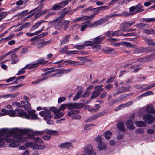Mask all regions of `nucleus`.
Wrapping results in <instances>:
<instances>
[{
	"label": "nucleus",
	"instance_id": "f257e3e1",
	"mask_svg": "<svg viewBox=\"0 0 155 155\" xmlns=\"http://www.w3.org/2000/svg\"><path fill=\"white\" fill-rule=\"evenodd\" d=\"M13 129L10 130L7 129L8 132H6L5 137V141L8 143H11L9 145L12 147H15L18 146V142H25L28 140V138L30 139L34 140L35 137L34 134H29L27 137H24L23 134L19 132H12L11 131Z\"/></svg>",
	"mask_w": 155,
	"mask_h": 155
},
{
	"label": "nucleus",
	"instance_id": "f03ea898",
	"mask_svg": "<svg viewBox=\"0 0 155 155\" xmlns=\"http://www.w3.org/2000/svg\"><path fill=\"white\" fill-rule=\"evenodd\" d=\"M58 19H56L50 22L49 25L54 26V28L57 30L64 31L67 29L69 25L70 21L66 20H62L57 22Z\"/></svg>",
	"mask_w": 155,
	"mask_h": 155
},
{
	"label": "nucleus",
	"instance_id": "7ed1b4c3",
	"mask_svg": "<svg viewBox=\"0 0 155 155\" xmlns=\"http://www.w3.org/2000/svg\"><path fill=\"white\" fill-rule=\"evenodd\" d=\"M9 115L12 117L19 116L26 119L29 118L30 117L29 115H28L26 112L19 109H16L14 110H10Z\"/></svg>",
	"mask_w": 155,
	"mask_h": 155
},
{
	"label": "nucleus",
	"instance_id": "20e7f679",
	"mask_svg": "<svg viewBox=\"0 0 155 155\" xmlns=\"http://www.w3.org/2000/svg\"><path fill=\"white\" fill-rule=\"evenodd\" d=\"M11 132H18L24 134H26L29 132H31L34 135L37 136L44 134V131H43V130L33 131V130L31 129H19L17 128H15L13 129Z\"/></svg>",
	"mask_w": 155,
	"mask_h": 155
},
{
	"label": "nucleus",
	"instance_id": "39448f33",
	"mask_svg": "<svg viewBox=\"0 0 155 155\" xmlns=\"http://www.w3.org/2000/svg\"><path fill=\"white\" fill-rule=\"evenodd\" d=\"M72 71L71 69H70L67 70H64V69H54L48 71V73H50L55 71H58L56 73H54L51 74H50V76L49 77H58L61 75L62 74H65L68 72H71Z\"/></svg>",
	"mask_w": 155,
	"mask_h": 155
},
{
	"label": "nucleus",
	"instance_id": "423d86ee",
	"mask_svg": "<svg viewBox=\"0 0 155 155\" xmlns=\"http://www.w3.org/2000/svg\"><path fill=\"white\" fill-rule=\"evenodd\" d=\"M40 115L42 117H44V119L47 121L48 124L52 125L54 124V122L53 120H50L53 117V115H51L49 110L46 111V112L44 111H41L39 112Z\"/></svg>",
	"mask_w": 155,
	"mask_h": 155
},
{
	"label": "nucleus",
	"instance_id": "0eeeda50",
	"mask_svg": "<svg viewBox=\"0 0 155 155\" xmlns=\"http://www.w3.org/2000/svg\"><path fill=\"white\" fill-rule=\"evenodd\" d=\"M49 9H45L40 12L38 13L36 15V16L37 17H39L47 14L44 18V19L45 20H47L50 16L54 15L55 14L54 12L53 11L51 12H49Z\"/></svg>",
	"mask_w": 155,
	"mask_h": 155
},
{
	"label": "nucleus",
	"instance_id": "6e6552de",
	"mask_svg": "<svg viewBox=\"0 0 155 155\" xmlns=\"http://www.w3.org/2000/svg\"><path fill=\"white\" fill-rule=\"evenodd\" d=\"M69 0H66L60 3L54 4L51 6V9L55 11L60 10L68 4Z\"/></svg>",
	"mask_w": 155,
	"mask_h": 155
},
{
	"label": "nucleus",
	"instance_id": "1a4fd4ad",
	"mask_svg": "<svg viewBox=\"0 0 155 155\" xmlns=\"http://www.w3.org/2000/svg\"><path fill=\"white\" fill-rule=\"evenodd\" d=\"M27 146L29 148H32L33 150H43L45 147V146L41 144H38L33 142H29L26 144Z\"/></svg>",
	"mask_w": 155,
	"mask_h": 155
},
{
	"label": "nucleus",
	"instance_id": "9d476101",
	"mask_svg": "<svg viewBox=\"0 0 155 155\" xmlns=\"http://www.w3.org/2000/svg\"><path fill=\"white\" fill-rule=\"evenodd\" d=\"M86 155H96V153L93 149V146L91 144H87L85 146L84 150Z\"/></svg>",
	"mask_w": 155,
	"mask_h": 155
},
{
	"label": "nucleus",
	"instance_id": "9b49d317",
	"mask_svg": "<svg viewBox=\"0 0 155 155\" xmlns=\"http://www.w3.org/2000/svg\"><path fill=\"white\" fill-rule=\"evenodd\" d=\"M64 62V63H66L68 64H72L74 66H75L78 64V63L75 61L73 60H68L65 61H64L63 60H61L59 61H58L56 62L53 63V64H58V67H62L64 66V63H61L62 62Z\"/></svg>",
	"mask_w": 155,
	"mask_h": 155
},
{
	"label": "nucleus",
	"instance_id": "f8f14e48",
	"mask_svg": "<svg viewBox=\"0 0 155 155\" xmlns=\"http://www.w3.org/2000/svg\"><path fill=\"white\" fill-rule=\"evenodd\" d=\"M155 49L153 48H151V49L148 48H139L136 49V56L144 53L153 51Z\"/></svg>",
	"mask_w": 155,
	"mask_h": 155
},
{
	"label": "nucleus",
	"instance_id": "ddd939ff",
	"mask_svg": "<svg viewBox=\"0 0 155 155\" xmlns=\"http://www.w3.org/2000/svg\"><path fill=\"white\" fill-rule=\"evenodd\" d=\"M6 132H8L7 129H4L0 130V146L4 145L5 141V137Z\"/></svg>",
	"mask_w": 155,
	"mask_h": 155
},
{
	"label": "nucleus",
	"instance_id": "4468645a",
	"mask_svg": "<svg viewBox=\"0 0 155 155\" xmlns=\"http://www.w3.org/2000/svg\"><path fill=\"white\" fill-rule=\"evenodd\" d=\"M143 119L144 121L147 124H151L155 121V119L153 117L149 114L145 115L143 117Z\"/></svg>",
	"mask_w": 155,
	"mask_h": 155
},
{
	"label": "nucleus",
	"instance_id": "2eb2a0df",
	"mask_svg": "<svg viewBox=\"0 0 155 155\" xmlns=\"http://www.w3.org/2000/svg\"><path fill=\"white\" fill-rule=\"evenodd\" d=\"M107 21V20H106L105 18H102L95 22H94L92 23H90V24L88 25V27H95L101 25Z\"/></svg>",
	"mask_w": 155,
	"mask_h": 155
},
{
	"label": "nucleus",
	"instance_id": "dca6fc26",
	"mask_svg": "<svg viewBox=\"0 0 155 155\" xmlns=\"http://www.w3.org/2000/svg\"><path fill=\"white\" fill-rule=\"evenodd\" d=\"M84 104L82 103L77 104L76 103L69 104H67V107L70 110H72L74 109H79L82 107Z\"/></svg>",
	"mask_w": 155,
	"mask_h": 155
},
{
	"label": "nucleus",
	"instance_id": "f3484780",
	"mask_svg": "<svg viewBox=\"0 0 155 155\" xmlns=\"http://www.w3.org/2000/svg\"><path fill=\"white\" fill-rule=\"evenodd\" d=\"M48 21H46L44 20H40L32 26L30 29V31H32L37 28L42 23H45Z\"/></svg>",
	"mask_w": 155,
	"mask_h": 155
},
{
	"label": "nucleus",
	"instance_id": "a211bd4d",
	"mask_svg": "<svg viewBox=\"0 0 155 155\" xmlns=\"http://www.w3.org/2000/svg\"><path fill=\"white\" fill-rule=\"evenodd\" d=\"M133 104V102L132 101H129L126 103L120 105L118 107L114 109L115 111H117L120 110L122 108H125Z\"/></svg>",
	"mask_w": 155,
	"mask_h": 155
},
{
	"label": "nucleus",
	"instance_id": "6ab92c4d",
	"mask_svg": "<svg viewBox=\"0 0 155 155\" xmlns=\"http://www.w3.org/2000/svg\"><path fill=\"white\" fill-rule=\"evenodd\" d=\"M22 104L23 105V107L27 111H29L31 109V107L29 102L26 101H21Z\"/></svg>",
	"mask_w": 155,
	"mask_h": 155
},
{
	"label": "nucleus",
	"instance_id": "aec40b11",
	"mask_svg": "<svg viewBox=\"0 0 155 155\" xmlns=\"http://www.w3.org/2000/svg\"><path fill=\"white\" fill-rule=\"evenodd\" d=\"M11 60L12 61L11 62L12 64H15L19 61L18 56L15 54H13L11 55Z\"/></svg>",
	"mask_w": 155,
	"mask_h": 155
},
{
	"label": "nucleus",
	"instance_id": "412c9836",
	"mask_svg": "<svg viewBox=\"0 0 155 155\" xmlns=\"http://www.w3.org/2000/svg\"><path fill=\"white\" fill-rule=\"evenodd\" d=\"M59 110H57L56 111L54 112V118L55 119H58L61 118L64 116V113L63 112H60Z\"/></svg>",
	"mask_w": 155,
	"mask_h": 155
},
{
	"label": "nucleus",
	"instance_id": "4be33fe9",
	"mask_svg": "<svg viewBox=\"0 0 155 155\" xmlns=\"http://www.w3.org/2000/svg\"><path fill=\"white\" fill-rule=\"evenodd\" d=\"M43 131H44V134H46L49 135H54L58 134V132L57 131L52 130L45 129L43 130Z\"/></svg>",
	"mask_w": 155,
	"mask_h": 155
},
{
	"label": "nucleus",
	"instance_id": "5701e85b",
	"mask_svg": "<svg viewBox=\"0 0 155 155\" xmlns=\"http://www.w3.org/2000/svg\"><path fill=\"white\" fill-rule=\"evenodd\" d=\"M51 42V41L50 40H49L44 42H42L40 43H39L37 44V46L38 48L41 49L44 46L46 45Z\"/></svg>",
	"mask_w": 155,
	"mask_h": 155
},
{
	"label": "nucleus",
	"instance_id": "b1692460",
	"mask_svg": "<svg viewBox=\"0 0 155 155\" xmlns=\"http://www.w3.org/2000/svg\"><path fill=\"white\" fill-rule=\"evenodd\" d=\"M105 112H100L91 117L89 119L88 121L90 122L91 120L95 119L104 114Z\"/></svg>",
	"mask_w": 155,
	"mask_h": 155
},
{
	"label": "nucleus",
	"instance_id": "393cba45",
	"mask_svg": "<svg viewBox=\"0 0 155 155\" xmlns=\"http://www.w3.org/2000/svg\"><path fill=\"white\" fill-rule=\"evenodd\" d=\"M99 36H97L92 41H87L89 44H98L101 43V42L99 39Z\"/></svg>",
	"mask_w": 155,
	"mask_h": 155
},
{
	"label": "nucleus",
	"instance_id": "a878e982",
	"mask_svg": "<svg viewBox=\"0 0 155 155\" xmlns=\"http://www.w3.org/2000/svg\"><path fill=\"white\" fill-rule=\"evenodd\" d=\"M35 111V110H32L29 111L28 113L29 114H27L29 115L30 117L28 119H36L38 118V116L36 114L34 113H33Z\"/></svg>",
	"mask_w": 155,
	"mask_h": 155
},
{
	"label": "nucleus",
	"instance_id": "bb28decb",
	"mask_svg": "<svg viewBox=\"0 0 155 155\" xmlns=\"http://www.w3.org/2000/svg\"><path fill=\"white\" fill-rule=\"evenodd\" d=\"M117 127L119 131L125 132L126 130L124 128V123L122 122H119L117 125Z\"/></svg>",
	"mask_w": 155,
	"mask_h": 155
},
{
	"label": "nucleus",
	"instance_id": "cd10ccee",
	"mask_svg": "<svg viewBox=\"0 0 155 155\" xmlns=\"http://www.w3.org/2000/svg\"><path fill=\"white\" fill-rule=\"evenodd\" d=\"M61 148L68 149L70 147H72L73 146L71 143L66 142L63 143L60 145Z\"/></svg>",
	"mask_w": 155,
	"mask_h": 155
},
{
	"label": "nucleus",
	"instance_id": "c85d7f7f",
	"mask_svg": "<svg viewBox=\"0 0 155 155\" xmlns=\"http://www.w3.org/2000/svg\"><path fill=\"white\" fill-rule=\"evenodd\" d=\"M144 40L146 43L148 45H153L155 47V42L153 40L146 38H144Z\"/></svg>",
	"mask_w": 155,
	"mask_h": 155
},
{
	"label": "nucleus",
	"instance_id": "c756f323",
	"mask_svg": "<svg viewBox=\"0 0 155 155\" xmlns=\"http://www.w3.org/2000/svg\"><path fill=\"white\" fill-rule=\"evenodd\" d=\"M135 14V13L127 12L126 11H124L121 13L117 14V16H127L133 15Z\"/></svg>",
	"mask_w": 155,
	"mask_h": 155
},
{
	"label": "nucleus",
	"instance_id": "7c9ffc66",
	"mask_svg": "<svg viewBox=\"0 0 155 155\" xmlns=\"http://www.w3.org/2000/svg\"><path fill=\"white\" fill-rule=\"evenodd\" d=\"M98 148L100 150H104L106 148V144L103 142H100L98 145Z\"/></svg>",
	"mask_w": 155,
	"mask_h": 155
},
{
	"label": "nucleus",
	"instance_id": "2f4dec72",
	"mask_svg": "<svg viewBox=\"0 0 155 155\" xmlns=\"http://www.w3.org/2000/svg\"><path fill=\"white\" fill-rule=\"evenodd\" d=\"M101 89H100L93 91V95L90 97L91 98H94L97 97L100 94V92L101 91Z\"/></svg>",
	"mask_w": 155,
	"mask_h": 155
},
{
	"label": "nucleus",
	"instance_id": "473e14b6",
	"mask_svg": "<svg viewBox=\"0 0 155 155\" xmlns=\"http://www.w3.org/2000/svg\"><path fill=\"white\" fill-rule=\"evenodd\" d=\"M128 22H126L122 23L121 25V29L123 31L126 32L129 28Z\"/></svg>",
	"mask_w": 155,
	"mask_h": 155
},
{
	"label": "nucleus",
	"instance_id": "72a5a7b5",
	"mask_svg": "<svg viewBox=\"0 0 155 155\" xmlns=\"http://www.w3.org/2000/svg\"><path fill=\"white\" fill-rule=\"evenodd\" d=\"M38 64L35 63L29 64L25 66L27 69H31L38 67Z\"/></svg>",
	"mask_w": 155,
	"mask_h": 155
},
{
	"label": "nucleus",
	"instance_id": "f704fd0d",
	"mask_svg": "<svg viewBox=\"0 0 155 155\" xmlns=\"http://www.w3.org/2000/svg\"><path fill=\"white\" fill-rule=\"evenodd\" d=\"M87 45L91 46L92 49L96 51L100 50L101 48V46L97 44H89V43H87Z\"/></svg>",
	"mask_w": 155,
	"mask_h": 155
},
{
	"label": "nucleus",
	"instance_id": "c9c22d12",
	"mask_svg": "<svg viewBox=\"0 0 155 155\" xmlns=\"http://www.w3.org/2000/svg\"><path fill=\"white\" fill-rule=\"evenodd\" d=\"M130 87V86L128 87H126L123 86L121 87L118 88V90L120 94L125 92L128 91Z\"/></svg>",
	"mask_w": 155,
	"mask_h": 155
},
{
	"label": "nucleus",
	"instance_id": "e433bc0d",
	"mask_svg": "<svg viewBox=\"0 0 155 155\" xmlns=\"http://www.w3.org/2000/svg\"><path fill=\"white\" fill-rule=\"evenodd\" d=\"M127 127L130 130H132L134 128L133 125V123L132 121L128 120L126 123Z\"/></svg>",
	"mask_w": 155,
	"mask_h": 155
},
{
	"label": "nucleus",
	"instance_id": "4c0bfd02",
	"mask_svg": "<svg viewBox=\"0 0 155 155\" xmlns=\"http://www.w3.org/2000/svg\"><path fill=\"white\" fill-rule=\"evenodd\" d=\"M14 36V34H12L7 37L2 38L0 40V42H5L6 41H8L12 38V37Z\"/></svg>",
	"mask_w": 155,
	"mask_h": 155
},
{
	"label": "nucleus",
	"instance_id": "58836bf2",
	"mask_svg": "<svg viewBox=\"0 0 155 155\" xmlns=\"http://www.w3.org/2000/svg\"><path fill=\"white\" fill-rule=\"evenodd\" d=\"M70 36L69 35H67L65 36L63 39L61 41V44L62 45L68 43L69 41Z\"/></svg>",
	"mask_w": 155,
	"mask_h": 155
},
{
	"label": "nucleus",
	"instance_id": "ea45409f",
	"mask_svg": "<svg viewBox=\"0 0 155 155\" xmlns=\"http://www.w3.org/2000/svg\"><path fill=\"white\" fill-rule=\"evenodd\" d=\"M88 45L87 43H84L82 45H77L74 46V48L79 50L83 49L84 48V46Z\"/></svg>",
	"mask_w": 155,
	"mask_h": 155
},
{
	"label": "nucleus",
	"instance_id": "a19ab883",
	"mask_svg": "<svg viewBox=\"0 0 155 155\" xmlns=\"http://www.w3.org/2000/svg\"><path fill=\"white\" fill-rule=\"evenodd\" d=\"M47 34L48 32H47L43 33L40 35V37H39L38 36L34 37L32 38L31 39H30V41H35L37 39H38L40 37H42L46 35Z\"/></svg>",
	"mask_w": 155,
	"mask_h": 155
},
{
	"label": "nucleus",
	"instance_id": "79ce46f5",
	"mask_svg": "<svg viewBox=\"0 0 155 155\" xmlns=\"http://www.w3.org/2000/svg\"><path fill=\"white\" fill-rule=\"evenodd\" d=\"M99 104H96L94 107L96 108H90L88 110V111L91 112H95L97 111L100 107Z\"/></svg>",
	"mask_w": 155,
	"mask_h": 155
},
{
	"label": "nucleus",
	"instance_id": "37998d69",
	"mask_svg": "<svg viewBox=\"0 0 155 155\" xmlns=\"http://www.w3.org/2000/svg\"><path fill=\"white\" fill-rule=\"evenodd\" d=\"M126 97L125 96L121 95L117 99L114 100H113L112 102L113 103H117L120 101L123 100L126 98Z\"/></svg>",
	"mask_w": 155,
	"mask_h": 155
},
{
	"label": "nucleus",
	"instance_id": "c03bdc74",
	"mask_svg": "<svg viewBox=\"0 0 155 155\" xmlns=\"http://www.w3.org/2000/svg\"><path fill=\"white\" fill-rule=\"evenodd\" d=\"M143 6L140 4H138L136 5V13H139L144 11L143 9Z\"/></svg>",
	"mask_w": 155,
	"mask_h": 155
},
{
	"label": "nucleus",
	"instance_id": "a18cd8bd",
	"mask_svg": "<svg viewBox=\"0 0 155 155\" xmlns=\"http://www.w3.org/2000/svg\"><path fill=\"white\" fill-rule=\"evenodd\" d=\"M149 25L147 24H145L143 23H140L136 24V27L139 28H144L147 27Z\"/></svg>",
	"mask_w": 155,
	"mask_h": 155
},
{
	"label": "nucleus",
	"instance_id": "49530a36",
	"mask_svg": "<svg viewBox=\"0 0 155 155\" xmlns=\"http://www.w3.org/2000/svg\"><path fill=\"white\" fill-rule=\"evenodd\" d=\"M146 111L147 112L152 113L154 112V110L151 106H148L147 107Z\"/></svg>",
	"mask_w": 155,
	"mask_h": 155
},
{
	"label": "nucleus",
	"instance_id": "de8ad7c7",
	"mask_svg": "<svg viewBox=\"0 0 155 155\" xmlns=\"http://www.w3.org/2000/svg\"><path fill=\"white\" fill-rule=\"evenodd\" d=\"M90 23L89 21L85 22V24H82L81 27V31H84L87 26L88 27V25Z\"/></svg>",
	"mask_w": 155,
	"mask_h": 155
},
{
	"label": "nucleus",
	"instance_id": "09e8293b",
	"mask_svg": "<svg viewBox=\"0 0 155 155\" xmlns=\"http://www.w3.org/2000/svg\"><path fill=\"white\" fill-rule=\"evenodd\" d=\"M79 111L77 110H73L69 112L68 114L67 115L69 116H71L72 115H73L76 114H77L79 113Z\"/></svg>",
	"mask_w": 155,
	"mask_h": 155
},
{
	"label": "nucleus",
	"instance_id": "8fccbe9b",
	"mask_svg": "<svg viewBox=\"0 0 155 155\" xmlns=\"http://www.w3.org/2000/svg\"><path fill=\"white\" fill-rule=\"evenodd\" d=\"M143 20V21L145 22H147L148 23L155 22V18H144Z\"/></svg>",
	"mask_w": 155,
	"mask_h": 155
},
{
	"label": "nucleus",
	"instance_id": "3c124183",
	"mask_svg": "<svg viewBox=\"0 0 155 155\" xmlns=\"http://www.w3.org/2000/svg\"><path fill=\"white\" fill-rule=\"evenodd\" d=\"M8 13V12H3L0 13V21L4 17L6 16Z\"/></svg>",
	"mask_w": 155,
	"mask_h": 155
},
{
	"label": "nucleus",
	"instance_id": "603ef678",
	"mask_svg": "<svg viewBox=\"0 0 155 155\" xmlns=\"http://www.w3.org/2000/svg\"><path fill=\"white\" fill-rule=\"evenodd\" d=\"M136 125L138 127H145L146 126V124L143 121H136Z\"/></svg>",
	"mask_w": 155,
	"mask_h": 155
},
{
	"label": "nucleus",
	"instance_id": "864d4df0",
	"mask_svg": "<svg viewBox=\"0 0 155 155\" xmlns=\"http://www.w3.org/2000/svg\"><path fill=\"white\" fill-rule=\"evenodd\" d=\"M112 134V133L110 131H107L105 132V139L108 140L110 138Z\"/></svg>",
	"mask_w": 155,
	"mask_h": 155
},
{
	"label": "nucleus",
	"instance_id": "5fc2aeb1",
	"mask_svg": "<svg viewBox=\"0 0 155 155\" xmlns=\"http://www.w3.org/2000/svg\"><path fill=\"white\" fill-rule=\"evenodd\" d=\"M68 49V47L67 46H65L63 48H62L60 51L59 52L62 54L66 53Z\"/></svg>",
	"mask_w": 155,
	"mask_h": 155
},
{
	"label": "nucleus",
	"instance_id": "6e6d98bb",
	"mask_svg": "<svg viewBox=\"0 0 155 155\" xmlns=\"http://www.w3.org/2000/svg\"><path fill=\"white\" fill-rule=\"evenodd\" d=\"M32 23L31 22H26L23 24L21 26L23 28H27L32 25Z\"/></svg>",
	"mask_w": 155,
	"mask_h": 155
},
{
	"label": "nucleus",
	"instance_id": "4d7b16f0",
	"mask_svg": "<svg viewBox=\"0 0 155 155\" xmlns=\"http://www.w3.org/2000/svg\"><path fill=\"white\" fill-rule=\"evenodd\" d=\"M82 94L81 91L78 92L76 94L75 97L73 99L74 101H76L80 98Z\"/></svg>",
	"mask_w": 155,
	"mask_h": 155
},
{
	"label": "nucleus",
	"instance_id": "13d9d810",
	"mask_svg": "<svg viewBox=\"0 0 155 155\" xmlns=\"http://www.w3.org/2000/svg\"><path fill=\"white\" fill-rule=\"evenodd\" d=\"M35 142L34 143H37V142L40 143H43L44 141L43 140L40 138L37 137H35L34 140Z\"/></svg>",
	"mask_w": 155,
	"mask_h": 155
},
{
	"label": "nucleus",
	"instance_id": "bf43d9fd",
	"mask_svg": "<svg viewBox=\"0 0 155 155\" xmlns=\"http://www.w3.org/2000/svg\"><path fill=\"white\" fill-rule=\"evenodd\" d=\"M123 45L127 48H131L133 47L134 46V45H132V44L128 42L127 41H124L123 42Z\"/></svg>",
	"mask_w": 155,
	"mask_h": 155
},
{
	"label": "nucleus",
	"instance_id": "052dcab7",
	"mask_svg": "<svg viewBox=\"0 0 155 155\" xmlns=\"http://www.w3.org/2000/svg\"><path fill=\"white\" fill-rule=\"evenodd\" d=\"M143 32L147 34H151L153 33L154 31V30L152 29H144L143 30Z\"/></svg>",
	"mask_w": 155,
	"mask_h": 155
},
{
	"label": "nucleus",
	"instance_id": "680f3d73",
	"mask_svg": "<svg viewBox=\"0 0 155 155\" xmlns=\"http://www.w3.org/2000/svg\"><path fill=\"white\" fill-rule=\"evenodd\" d=\"M66 107H67V104H63L60 106V108L58 109V110H59L60 111H64L66 108Z\"/></svg>",
	"mask_w": 155,
	"mask_h": 155
},
{
	"label": "nucleus",
	"instance_id": "e2e57ef3",
	"mask_svg": "<svg viewBox=\"0 0 155 155\" xmlns=\"http://www.w3.org/2000/svg\"><path fill=\"white\" fill-rule=\"evenodd\" d=\"M25 69H27L26 67H25V66L24 67V68L18 71V73L16 74V75H20L23 74L25 71Z\"/></svg>",
	"mask_w": 155,
	"mask_h": 155
},
{
	"label": "nucleus",
	"instance_id": "0e129e2a",
	"mask_svg": "<svg viewBox=\"0 0 155 155\" xmlns=\"http://www.w3.org/2000/svg\"><path fill=\"white\" fill-rule=\"evenodd\" d=\"M115 16H117V14H115V13H112L110 14H109L108 15H107L106 16V20H107L113 17H115Z\"/></svg>",
	"mask_w": 155,
	"mask_h": 155
},
{
	"label": "nucleus",
	"instance_id": "69168bd1",
	"mask_svg": "<svg viewBox=\"0 0 155 155\" xmlns=\"http://www.w3.org/2000/svg\"><path fill=\"white\" fill-rule=\"evenodd\" d=\"M149 60V58L148 57H145L141 59H139L137 60V61H139L142 62H146Z\"/></svg>",
	"mask_w": 155,
	"mask_h": 155
},
{
	"label": "nucleus",
	"instance_id": "338daca9",
	"mask_svg": "<svg viewBox=\"0 0 155 155\" xmlns=\"http://www.w3.org/2000/svg\"><path fill=\"white\" fill-rule=\"evenodd\" d=\"M78 51L76 50H73V51H67V54L70 55V54H78Z\"/></svg>",
	"mask_w": 155,
	"mask_h": 155
},
{
	"label": "nucleus",
	"instance_id": "774afa93",
	"mask_svg": "<svg viewBox=\"0 0 155 155\" xmlns=\"http://www.w3.org/2000/svg\"><path fill=\"white\" fill-rule=\"evenodd\" d=\"M98 8L100 10V11L107 10L109 9V7L108 6L104 5L98 7Z\"/></svg>",
	"mask_w": 155,
	"mask_h": 155
}]
</instances>
